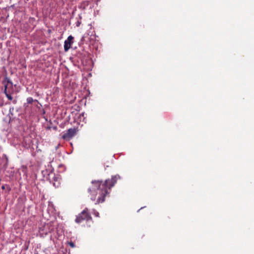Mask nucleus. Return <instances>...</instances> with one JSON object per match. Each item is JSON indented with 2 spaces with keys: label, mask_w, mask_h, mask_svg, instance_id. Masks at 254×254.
I'll list each match as a JSON object with an SVG mask.
<instances>
[{
  "label": "nucleus",
  "mask_w": 254,
  "mask_h": 254,
  "mask_svg": "<svg viewBox=\"0 0 254 254\" xmlns=\"http://www.w3.org/2000/svg\"><path fill=\"white\" fill-rule=\"evenodd\" d=\"M91 219L90 215L88 213V209L86 208L80 213L76 217L75 222L76 223H80L83 220H89Z\"/></svg>",
  "instance_id": "obj_2"
},
{
  "label": "nucleus",
  "mask_w": 254,
  "mask_h": 254,
  "mask_svg": "<svg viewBox=\"0 0 254 254\" xmlns=\"http://www.w3.org/2000/svg\"><path fill=\"white\" fill-rule=\"evenodd\" d=\"M120 177L119 175H115L112 177L111 180H107L104 183H102V182L100 181H92V188H89L88 191L93 193V196L91 197L92 200H95L96 198V195L97 192H94L95 190H98L99 193L100 194V196L98 198L96 203H99L103 202L104 201V198L106 194L108 193V190H110L111 188L113 187L118 179H120Z\"/></svg>",
  "instance_id": "obj_1"
},
{
  "label": "nucleus",
  "mask_w": 254,
  "mask_h": 254,
  "mask_svg": "<svg viewBox=\"0 0 254 254\" xmlns=\"http://www.w3.org/2000/svg\"><path fill=\"white\" fill-rule=\"evenodd\" d=\"M92 213L95 215V216L96 217H99V212H97L95 209H93L92 210Z\"/></svg>",
  "instance_id": "obj_6"
},
{
  "label": "nucleus",
  "mask_w": 254,
  "mask_h": 254,
  "mask_svg": "<svg viewBox=\"0 0 254 254\" xmlns=\"http://www.w3.org/2000/svg\"><path fill=\"white\" fill-rule=\"evenodd\" d=\"M68 244L72 248H74L75 247L74 243L72 242H69L68 243Z\"/></svg>",
  "instance_id": "obj_8"
},
{
  "label": "nucleus",
  "mask_w": 254,
  "mask_h": 254,
  "mask_svg": "<svg viewBox=\"0 0 254 254\" xmlns=\"http://www.w3.org/2000/svg\"><path fill=\"white\" fill-rule=\"evenodd\" d=\"M6 88H7V86H5L4 91V93H5V95H6V94H8V93H7Z\"/></svg>",
  "instance_id": "obj_10"
},
{
  "label": "nucleus",
  "mask_w": 254,
  "mask_h": 254,
  "mask_svg": "<svg viewBox=\"0 0 254 254\" xmlns=\"http://www.w3.org/2000/svg\"><path fill=\"white\" fill-rule=\"evenodd\" d=\"M6 97L9 100H12V96L8 94H6Z\"/></svg>",
  "instance_id": "obj_9"
},
{
  "label": "nucleus",
  "mask_w": 254,
  "mask_h": 254,
  "mask_svg": "<svg viewBox=\"0 0 254 254\" xmlns=\"http://www.w3.org/2000/svg\"><path fill=\"white\" fill-rule=\"evenodd\" d=\"M49 228V231H46L45 232H43L45 235H47L48 233H51L52 231L54 230V227L50 228V226L49 224H47L45 226V228L46 229L47 228Z\"/></svg>",
  "instance_id": "obj_5"
},
{
  "label": "nucleus",
  "mask_w": 254,
  "mask_h": 254,
  "mask_svg": "<svg viewBox=\"0 0 254 254\" xmlns=\"http://www.w3.org/2000/svg\"><path fill=\"white\" fill-rule=\"evenodd\" d=\"M33 101V99L32 97H28L27 99V102L29 104H31Z\"/></svg>",
  "instance_id": "obj_7"
},
{
  "label": "nucleus",
  "mask_w": 254,
  "mask_h": 254,
  "mask_svg": "<svg viewBox=\"0 0 254 254\" xmlns=\"http://www.w3.org/2000/svg\"><path fill=\"white\" fill-rule=\"evenodd\" d=\"M73 37L70 35L68 37L67 40L64 42V50L65 52L67 51L71 47V41L73 40Z\"/></svg>",
  "instance_id": "obj_4"
},
{
  "label": "nucleus",
  "mask_w": 254,
  "mask_h": 254,
  "mask_svg": "<svg viewBox=\"0 0 254 254\" xmlns=\"http://www.w3.org/2000/svg\"><path fill=\"white\" fill-rule=\"evenodd\" d=\"M76 132L77 129L76 128H69L67 130L66 132L63 135V138L65 139H69L74 136Z\"/></svg>",
  "instance_id": "obj_3"
},
{
  "label": "nucleus",
  "mask_w": 254,
  "mask_h": 254,
  "mask_svg": "<svg viewBox=\"0 0 254 254\" xmlns=\"http://www.w3.org/2000/svg\"><path fill=\"white\" fill-rule=\"evenodd\" d=\"M4 188V186H2V189H3Z\"/></svg>",
  "instance_id": "obj_11"
}]
</instances>
